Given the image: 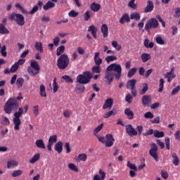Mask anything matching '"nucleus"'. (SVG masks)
Wrapping results in <instances>:
<instances>
[{"label": "nucleus", "instance_id": "obj_16", "mask_svg": "<svg viewBox=\"0 0 180 180\" xmlns=\"http://www.w3.org/2000/svg\"><path fill=\"white\" fill-rule=\"evenodd\" d=\"M136 84H137V80L136 79H132L128 81L127 89H134V88H136Z\"/></svg>", "mask_w": 180, "mask_h": 180}, {"label": "nucleus", "instance_id": "obj_22", "mask_svg": "<svg viewBox=\"0 0 180 180\" xmlns=\"http://www.w3.org/2000/svg\"><path fill=\"white\" fill-rule=\"evenodd\" d=\"M100 54L101 53L99 52H96L94 54V63L96 65L98 66H101L102 64V58H99Z\"/></svg>", "mask_w": 180, "mask_h": 180}, {"label": "nucleus", "instance_id": "obj_39", "mask_svg": "<svg viewBox=\"0 0 180 180\" xmlns=\"http://www.w3.org/2000/svg\"><path fill=\"white\" fill-rule=\"evenodd\" d=\"M25 82V79L22 77H19L16 80V85L18 88H22L23 86V84Z\"/></svg>", "mask_w": 180, "mask_h": 180}, {"label": "nucleus", "instance_id": "obj_43", "mask_svg": "<svg viewBox=\"0 0 180 180\" xmlns=\"http://www.w3.org/2000/svg\"><path fill=\"white\" fill-rule=\"evenodd\" d=\"M127 167H128L129 169L137 172V166H136V164L130 162V161L127 162Z\"/></svg>", "mask_w": 180, "mask_h": 180}, {"label": "nucleus", "instance_id": "obj_32", "mask_svg": "<svg viewBox=\"0 0 180 180\" xmlns=\"http://www.w3.org/2000/svg\"><path fill=\"white\" fill-rule=\"evenodd\" d=\"M35 144L38 148H46V146L44 145V141H43V139L37 140Z\"/></svg>", "mask_w": 180, "mask_h": 180}, {"label": "nucleus", "instance_id": "obj_12", "mask_svg": "<svg viewBox=\"0 0 180 180\" xmlns=\"http://www.w3.org/2000/svg\"><path fill=\"white\" fill-rule=\"evenodd\" d=\"M112 106H113V98H107L103 105V109H112Z\"/></svg>", "mask_w": 180, "mask_h": 180}, {"label": "nucleus", "instance_id": "obj_41", "mask_svg": "<svg viewBox=\"0 0 180 180\" xmlns=\"http://www.w3.org/2000/svg\"><path fill=\"white\" fill-rule=\"evenodd\" d=\"M58 91V84H57V78L53 79V92L56 94Z\"/></svg>", "mask_w": 180, "mask_h": 180}, {"label": "nucleus", "instance_id": "obj_61", "mask_svg": "<svg viewBox=\"0 0 180 180\" xmlns=\"http://www.w3.org/2000/svg\"><path fill=\"white\" fill-rule=\"evenodd\" d=\"M68 15L70 18H77V16H78V12L72 10L69 12Z\"/></svg>", "mask_w": 180, "mask_h": 180}, {"label": "nucleus", "instance_id": "obj_58", "mask_svg": "<svg viewBox=\"0 0 180 180\" xmlns=\"http://www.w3.org/2000/svg\"><path fill=\"white\" fill-rule=\"evenodd\" d=\"M145 119H153L154 117V114L150 111H148L144 114Z\"/></svg>", "mask_w": 180, "mask_h": 180}, {"label": "nucleus", "instance_id": "obj_35", "mask_svg": "<svg viewBox=\"0 0 180 180\" xmlns=\"http://www.w3.org/2000/svg\"><path fill=\"white\" fill-rule=\"evenodd\" d=\"M141 58L143 63H147V61H148V60H150L151 58V55H150L148 53H143L141 56Z\"/></svg>", "mask_w": 180, "mask_h": 180}, {"label": "nucleus", "instance_id": "obj_52", "mask_svg": "<svg viewBox=\"0 0 180 180\" xmlns=\"http://www.w3.org/2000/svg\"><path fill=\"white\" fill-rule=\"evenodd\" d=\"M68 168L69 169H71L72 171H75V172H78V167L74 165L73 163H69L68 164Z\"/></svg>", "mask_w": 180, "mask_h": 180}, {"label": "nucleus", "instance_id": "obj_62", "mask_svg": "<svg viewBox=\"0 0 180 180\" xmlns=\"http://www.w3.org/2000/svg\"><path fill=\"white\" fill-rule=\"evenodd\" d=\"M19 70V66L18 65V63L13 64L11 68V72H16Z\"/></svg>", "mask_w": 180, "mask_h": 180}, {"label": "nucleus", "instance_id": "obj_3", "mask_svg": "<svg viewBox=\"0 0 180 180\" xmlns=\"http://www.w3.org/2000/svg\"><path fill=\"white\" fill-rule=\"evenodd\" d=\"M58 68L59 70H65L70 65V58L68 55L63 53L57 59Z\"/></svg>", "mask_w": 180, "mask_h": 180}, {"label": "nucleus", "instance_id": "obj_37", "mask_svg": "<svg viewBox=\"0 0 180 180\" xmlns=\"http://www.w3.org/2000/svg\"><path fill=\"white\" fill-rule=\"evenodd\" d=\"M155 42L158 44H160L161 46H163V44H165V41H164L162 39V37H161V36L160 35H157L155 37Z\"/></svg>", "mask_w": 180, "mask_h": 180}, {"label": "nucleus", "instance_id": "obj_45", "mask_svg": "<svg viewBox=\"0 0 180 180\" xmlns=\"http://www.w3.org/2000/svg\"><path fill=\"white\" fill-rule=\"evenodd\" d=\"M112 47H114V49H117L118 51H120V50H122V45H119L117 44V41H112Z\"/></svg>", "mask_w": 180, "mask_h": 180}, {"label": "nucleus", "instance_id": "obj_51", "mask_svg": "<svg viewBox=\"0 0 180 180\" xmlns=\"http://www.w3.org/2000/svg\"><path fill=\"white\" fill-rule=\"evenodd\" d=\"M84 19L85 22H88L91 19V11H86L84 14Z\"/></svg>", "mask_w": 180, "mask_h": 180}, {"label": "nucleus", "instance_id": "obj_42", "mask_svg": "<svg viewBox=\"0 0 180 180\" xmlns=\"http://www.w3.org/2000/svg\"><path fill=\"white\" fill-rule=\"evenodd\" d=\"M136 72H137V68H132L131 69H130L127 74L128 78H131V77H133V75H134Z\"/></svg>", "mask_w": 180, "mask_h": 180}, {"label": "nucleus", "instance_id": "obj_28", "mask_svg": "<svg viewBox=\"0 0 180 180\" xmlns=\"http://www.w3.org/2000/svg\"><path fill=\"white\" fill-rule=\"evenodd\" d=\"M147 91H148V84L143 83L142 89L139 91V95H145Z\"/></svg>", "mask_w": 180, "mask_h": 180}, {"label": "nucleus", "instance_id": "obj_36", "mask_svg": "<svg viewBox=\"0 0 180 180\" xmlns=\"http://www.w3.org/2000/svg\"><path fill=\"white\" fill-rule=\"evenodd\" d=\"M40 160V153L35 154L31 160H30V164H34L35 162H37Z\"/></svg>", "mask_w": 180, "mask_h": 180}, {"label": "nucleus", "instance_id": "obj_57", "mask_svg": "<svg viewBox=\"0 0 180 180\" xmlns=\"http://www.w3.org/2000/svg\"><path fill=\"white\" fill-rule=\"evenodd\" d=\"M95 136L98 139V141H100V143H102V144H106V139L104 136H99L96 134H95Z\"/></svg>", "mask_w": 180, "mask_h": 180}, {"label": "nucleus", "instance_id": "obj_26", "mask_svg": "<svg viewBox=\"0 0 180 180\" xmlns=\"http://www.w3.org/2000/svg\"><path fill=\"white\" fill-rule=\"evenodd\" d=\"M39 94L42 98H47V93H46V86L44 84H41L39 87Z\"/></svg>", "mask_w": 180, "mask_h": 180}, {"label": "nucleus", "instance_id": "obj_50", "mask_svg": "<svg viewBox=\"0 0 180 180\" xmlns=\"http://www.w3.org/2000/svg\"><path fill=\"white\" fill-rule=\"evenodd\" d=\"M62 79H64L65 81V82H69L70 84H72V82H74V80L72 79V78H71V77H70L68 75L63 76Z\"/></svg>", "mask_w": 180, "mask_h": 180}, {"label": "nucleus", "instance_id": "obj_21", "mask_svg": "<svg viewBox=\"0 0 180 180\" xmlns=\"http://www.w3.org/2000/svg\"><path fill=\"white\" fill-rule=\"evenodd\" d=\"M88 32H90L94 39H96V33L98 32V28L95 25H90L88 27Z\"/></svg>", "mask_w": 180, "mask_h": 180}, {"label": "nucleus", "instance_id": "obj_34", "mask_svg": "<svg viewBox=\"0 0 180 180\" xmlns=\"http://www.w3.org/2000/svg\"><path fill=\"white\" fill-rule=\"evenodd\" d=\"M143 45L146 49H153L154 47V42H150V40L148 39H146L143 42Z\"/></svg>", "mask_w": 180, "mask_h": 180}, {"label": "nucleus", "instance_id": "obj_44", "mask_svg": "<svg viewBox=\"0 0 180 180\" xmlns=\"http://www.w3.org/2000/svg\"><path fill=\"white\" fill-rule=\"evenodd\" d=\"M92 72L94 74H101V66L96 65L94 66L91 69Z\"/></svg>", "mask_w": 180, "mask_h": 180}, {"label": "nucleus", "instance_id": "obj_19", "mask_svg": "<svg viewBox=\"0 0 180 180\" xmlns=\"http://www.w3.org/2000/svg\"><path fill=\"white\" fill-rule=\"evenodd\" d=\"M129 23L130 22V16H129V14L124 13L120 19V23L121 25H124V22Z\"/></svg>", "mask_w": 180, "mask_h": 180}, {"label": "nucleus", "instance_id": "obj_18", "mask_svg": "<svg viewBox=\"0 0 180 180\" xmlns=\"http://www.w3.org/2000/svg\"><path fill=\"white\" fill-rule=\"evenodd\" d=\"M101 33L103 34V37L106 38L108 36V32H109V28L108 27V25L106 24H103L101 25Z\"/></svg>", "mask_w": 180, "mask_h": 180}, {"label": "nucleus", "instance_id": "obj_40", "mask_svg": "<svg viewBox=\"0 0 180 180\" xmlns=\"http://www.w3.org/2000/svg\"><path fill=\"white\" fill-rule=\"evenodd\" d=\"M117 60V57L115 56H108L105 58V61L109 64V63H112V61H116Z\"/></svg>", "mask_w": 180, "mask_h": 180}, {"label": "nucleus", "instance_id": "obj_49", "mask_svg": "<svg viewBox=\"0 0 180 180\" xmlns=\"http://www.w3.org/2000/svg\"><path fill=\"white\" fill-rule=\"evenodd\" d=\"M86 154L85 153H82V154H79L77 157V161H86Z\"/></svg>", "mask_w": 180, "mask_h": 180}, {"label": "nucleus", "instance_id": "obj_31", "mask_svg": "<svg viewBox=\"0 0 180 180\" xmlns=\"http://www.w3.org/2000/svg\"><path fill=\"white\" fill-rule=\"evenodd\" d=\"M54 6H56V4H54L53 1H49L44 6V11H49V9L54 8Z\"/></svg>", "mask_w": 180, "mask_h": 180}, {"label": "nucleus", "instance_id": "obj_4", "mask_svg": "<svg viewBox=\"0 0 180 180\" xmlns=\"http://www.w3.org/2000/svg\"><path fill=\"white\" fill-rule=\"evenodd\" d=\"M92 73L89 71H85L77 77V81L79 84L86 85V84H89V82H91V79H92Z\"/></svg>", "mask_w": 180, "mask_h": 180}, {"label": "nucleus", "instance_id": "obj_13", "mask_svg": "<svg viewBox=\"0 0 180 180\" xmlns=\"http://www.w3.org/2000/svg\"><path fill=\"white\" fill-rule=\"evenodd\" d=\"M143 106H148L151 103V97L148 95H145L141 98Z\"/></svg>", "mask_w": 180, "mask_h": 180}, {"label": "nucleus", "instance_id": "obj_24", "mask_svg": "<svg viewBox=\"0 0 180 180\" xmlns=\"http://www.w3.org/2000/svg\"><path fill=\"white\" fill-rule=\"evenodd\" d=\"M117 112L115 110H110L103 115L104 119H109L110 116H116Z\"/></svg>", "mask_w": 180, "mask_h": 180}, {"label": "nucleus", "instance_id": "obj_10", "mask_svg": "<svg viewBox=\"0 0 180 180\" xmlns=\"http://www.w3.org/2000/svg\"><path fill=\"white\" fill-rule=\"evenodd\" d=\"M115 143V138L111 134L105 136V147H112Z\"/></svg>", "mask_w": 180, "mask_h": 180}, {"label": "nucleus", "instance_id": "obj_64", "mask_svg": "<svg viewBox=\"0 0 180 180\" xmlns=\"http://www.w3.org/2000/svg\"><path fill=\"white\" fill-rule=\"evenodd\" d=\"M174 18H180V7L176 8Z\"/></svg>", "mask_w": 180, "mask_h": 180}, {"label": "nucleus", "instance_id": "obj_46", "mask_svg": "<svg viewBox=\"0 0 180 180\" xmlns=\"http://www.w3.org/2000/svg\"><path fill=\"white\" fill-rule=\"evenodd\" d=\"M48 143L53 144V143H57V135H52L49 137Z\"/></svg>", "mask_w": 180, "mask_h": 180}, {"label": "nucleus", "instance_id": "obj_14", "mask_svg": "<svg viewBox=\"0 0 180 180\" xmlns=\"http://www.w3.org/2000/svg\"><path fill=\"white\" fill-rule=\"evenodd\" d=\"M43 6V2L42 1H38L37 4L35 5L32 9L29 12L30 15H34L39 9H41V7Z\"/></svg>", "mask_w": 180, "mask_h": 180}, {"label": "nucleus", "instance_id": "obj_11", "mask_svg": "<svg viewBox=\"0 0 180 180\" xmlns=\"http://www.w3.org/2000/svg\"><path fill=\"white\" fill-rule=\"evenodd\" d=\"M126 131L128 136H137V131L133 128L131 124H128L126 126Z\"/></svg>", "mask_w": 180, "mask_h": 180}, {"label": "nucleus", "instance_id": "obj_33", "mask_svg": "<svg viewBox=\"0 0 180 180\" xmlns=\"http://www.w3.org/2000/svg\"><path fill=\"white\" fill-rule=\"evenodd\" d=\"M64 51H65V46H64V45L59 46L56 49V56H58V57L63 56V53H64Z\"/></svg>", "mask_w": 180, "mask_h": 180}, {"label": "nucleus", "instance_id": "obj_56", "mask_svg": "<svg viewBox=\"0 0 180 180\" xmlns=\"http://www.w3.org/2000/svg\"><path fill=\"white\" fill-rule=\"evenodd\" d=\"M1 124L3 126H9V124H11V121H9V119H8V117H4V119L1 120Z\"/></svg>", "mask_w": 180, "mask_h": 180}, {"label": "nucleus", "instance_id": "obj_60", "mask_svg": "<svg viewBox=\"0 0 180 180\" xmlns=\"http://www.w3.org/2000/svg\"><path fill=\"white\" fill-rule=\"evenodd\" d=\"M102 129H103V123H101L98 127H97L94 130V136L95 134H98V133H99V131H101V130H102Z\"/></svg>", "mask_w": 180, "mask_h": 180}, {"label": "nucleus", "instance_id": "obj_59", "mask_svg": "<svg viewBox=\"0 0 180 180\" xmlns=\"http://www.w3.org/2000/svg\"><path fill=\"white\" fill-rule=\"evenodd\" d=\"M134 2H136V1L131 0L128 4V6L129 8H131V9L136 10V9H137V4H134Z\"/></svg>", "mask_w": 180, "mask_h": 180}, {"label": "nucleus", "instance_id": "obj_1", "mask_svg": "<svg viewBox=\"0 0 180 180\" xmlns=\"http://www.w3.org/2000/svg\"><path fill=\"white\" fill-rule=\"evenodd\" d=\"M4 110L7 115H11L12 111H15L13 114V122L14 123V130L18 131L22 124V121H20V117L27 113L29 110V105H25L24 108H19V103L16 101V98H10L5 103L4 107Z\"/></svg>", "mask_w": 180, "mask_h": 180}, {"label": "nucleus", "instance_id": "obj_48", "mask_svg": "<svg viewBox=\"0 0 180 180\" xmlns=\"http://www.w3.org/2000/svg\"><path fill=\"white\" fill-rule=\"evenodd\" d=\"M130 19H134L135 20H140V13H133L130 15Z\"/></svg>", "mask_w": 180, "mask_h": 180}, {"label": "nucleus", "instance_id": "obj_23", "mask_svg": "<svg viewBox=\"0 0 180 180\" xmlns=\"http://www.w3.org/2000/svg\"><path fill=\"white\" fill-rule=\"evenodd\" d=\"M124 113L129 120H133V119H134V112H133L130 108H126L124 110Z\"/></svg>", "mask_w": 180, "mask_h": 180}, {"label": "nucleus", "instance_id": "obj_38", "mask_svg": "<svg viewBox=\"0 0 180 180\" xmlns=\"http://www.w3.org/2000/svg\"><path fill=\"white\" fill-rule=\"evenodd\" d=\"M35 49L37 51H39V53H43V44H41V42H36Z\"/></svg>", "mask_w": 180, "mask_h": 180}, {"label": "nucleus", "instance_id": "obj_2", "mask_svg": "<svg viewBox=\"0 0 180 180\" xmlns=\"http://www.w3.org/2000/svg\"><path fill=\"white\" fill-rule=\"evenodd\" d=\"M107 71L112 72L115 79L119 81L122 77V65L117 63H112L107 67Z\"/></svg>", "mask_w": 180, "mask_h": 180}, {"label": "nucleus", "instance_id": "obj_63", "mask_svg": "<svg viewBox=\"0 0 180 180\" xmlns=\"http://www.w3.org/2000/svg\"><path fill=\"white\" fill-rule=\"evenodd\" d=\"M71 115H72V112L71 110H65L63 112V116H65V117H71Z\"/></svg>", "mask_w": 180, "mask_h": 180}, {"label": "nucleus", "instance_id": "obj_55", "mask_svg": "<svg viewBox=\"0 0 180 180\" xmlns=\"http://www.w3.org/2000/svg\"><path fill=\"white\" fill-rule=\"evenodd\" d=\"M15 8H17L18 9H20V11H21L22 13H27V11H26V9H25V8H23V6H22V5H20V4H16Z\"/></svg>", "mask_w": 180, "mask_h": 180}, {"label": "nucleus", "instance_id": "obj_5", "mask_svg": "<svg viewBox=\"0 0 180 180\" xmlns=\"http://www.w3.org/2000/svg\"><path fill=\"white\" fill-rule=\"evenodd\" d=\"M27 72L31 77H36L40 72V65L36 60H32L30 63V66L27 68Z\"/></svg>", "mask_w": 180, "mask_h": 180}, {"label": "nucleus", "instance_id": "obj_17", "mask_svg": "<svg viewBox=\"0 0 180 180\" xmlns=\"http://www.w3.org/2000/svg\"><path fill=\"white\" fill-rule=\"evenodd\" d=\"M101 8H102V6H101V4H96L95 2L92 3L90 5V9L91 11H92L93 12H99V11H101Z\"/></svg>", "mask_w": 180, "mask_h": 180}, {"label": "nucleus", "instance_id": "obj_25", "mask_svg": "<svg viewBox=\"0 0 180 180\" xmlns=\"http://www.w3.org/2000/svg\"><path fill=\"white\" fill-rule=\"evenodd\" d=\"M15 167H18V162L16 160H8L7 162V168L11 169V168H15Z\"/></svg>", "mask_w": 180, "mask_h": 180}, {"label": "nucleus", "instance_id": "obj_7", "mask_svg": "<svg viewBox=\"0 0 180 180\" xmlns=\"http://www.w3.org/2000/svg\"><path fill=\"white\" fill-rule=\"evenodd\" d=\"M158 26H160L158 20L155 18H150L145 25V30L146 32H150V29H157Z\"/></svg>", "mask_w": 180, "mask_h": 180}, {"label": "nucleus", "instance_id": "obj_53", "mask_svg": "<svg viewBox=\"0 0 180 180\" xmlns=\"http://www.w3.org/2000/svg\"><path fill=\"white\" fill-rule=\"evenodd\" d=\"M22 174H23V171L22 170H15L12 173V176H13L14 178H16V176H20V175H22Z\"/></svg>", "mask_w": 180, "mask_h": 180}, {"label": "nucleus", "instance_id": "obj_47", "mask_svg": "<svg viewBox=\"0 0 180 180\" xmlns=\"http://www.w3.org/2000/svg\"><path fill=\"white\" fill-rule=\"evenodd\" d=\"M165 82L164 81V79L161 78L160 79V84H159V89L158 92H162L164 91V84Z\"/></svg>", "mask_w": 180, "mask_h": 180}, {"label": "nucleus", "instance_id": "obj_20", "mask_svg": "<svg viewBox=\"0 0 180 180\" xmlns=\"http://www.w3.org/2000/svg\"><path fill=\"white\" fill-rule=\"evenodd\" d=\"M54 150L57 151L58 154H61V153H63V141H60L57 142L55 144Z\"/></svg>", "mask_w": 180, "mask_h": 180}, {"label": "nucleus", "instance_id": "obj_27", "mask_svg": "<svg viewBox=\"0 0 180 180\" xmlns=\"http://www.w3.org/2000/svg\"><path fill=\"white\" fill-rule=\"evenodd\" d=\"M0 34H9V30L4 24H0Z\"/></svg>", "mask_w": 180, "mask_h": 180}, {"label": "nucleus", "instance_id": "obj_8", "mask_svg": "<svg viewBox=\"0 0 180 180\" xmlns=\"http://www.w3.org/2000/svg\"><path fill=\"white\" fill-rule=\"evenodd\" d=\"M149 154L156 162H158V146L155 143L150 144V149L149 150Z\"/></svg>", "mask_w": 180, "mask_h": 180}, {"label": "nucleus", "instance_id": "obj_15", "mask_svg": "<svg viewBox=\"0 0 180 180\" xmlns=\"http://www.w3.org/2000/svg\"><path fill=\"white\" fill-rule=\"evenodd\" d=\"M154 9V3L153 1L148 0L147 6L144 8V13H150V12H153Z\"/></svg>", "mask_w": 180, "mask_h": 180}, {"label": "nucleus", "instance_id": "obj_9", "mask_svg": "<svg viewBox=\"0 0 180 180\" xmlns=\"http://www.w3.org/2000/svg\"><path fill=\"white\" fill-rule=\"evenodd\" d=\"M113 77H115V75L113 74V72L106 69L105 79V82H107L108 85H110V84H112V82H113Z\"/></svg>", "mask_w": 180, "mask_h": 180}, {"label": "nucleus", "instance_id": "obj_29", "mask_svg": "<svg viewBox=\"0 0 180 180\" xmlns=\"http://www.w3.org/2000/svg\"><path fill=\"white\" fill-rule=\"evenodd\" d=\"M172 159H173V164L176 167H178L179 165V158H178V155H176V153H172Z\"/></svg>", "mask_w": 180, "mask_h": 180}, {"label": "nucleus", "instance_id": "obj_54", "mask_svg": "<svg viewBox=\"0 0 180 180\" xmlns=\"http://www.w3.org/2000/svg\"><path fill=\"white\" fill-rule=\"evenodd\" d=\"M0 53L2 57H6V56H8V52H6V46L4 45L1 47V50L0 51Z\"/></svg>", "mask_w": 180, "mask_h": 180}, {"label": "nucleus", "instance_id": "obj_6", "mask_svg": "<svg viewBox=\"0 0 180 180\" xmlns=\"http://www.w3.org/2000/svg\"><path fill=\"white\" fill-rule=\"evenodd\" d=\"M9 19L11 20H15L18 26L25 25V17L22 14L13 13L11 14Z\"/></svg>", "mask_w": 180, "mask_h": 180}, {"label": "nucleus", "instance_id": "obj_30", "mask_svg": "<svg viewBox=\"0 0 180 180\" xmlns=\"http://www.w3.org/2000/svg\"><path fill=\"white\" fill-rule=\"evenodd\" d=\"M153 136L156 139H161V138L165 136V134L164 133V131H160L158 130H155L154 133H153Z\"/></svg>", "mask_w": 180, "mask_h": 180}]
</instances>
